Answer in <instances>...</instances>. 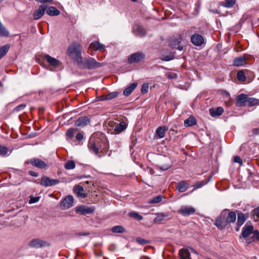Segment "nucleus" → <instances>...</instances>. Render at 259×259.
Returning a JSON list of instances; mask_svg holds the SVG:
<instances>
[{
    "instance_id": "nucleus-1",
    "label": "nucleus",
    "mask_w": 259,
    "mask_h": 259,
    "mask_svg": "<svg viewBox=\"0 0 259 259\" xmlns=\"http://www.w3.org/2000/svg\"><path fill=\"white\" fill-rule=\"evenodd\" d=\"M68 56L74 60L77 64L81 66L82 63L81 47L79 43L74 42L69 46L67 50Z\"/></svg>"
},
{
    "instance_id": "nucleus-2",
    "label": "nucleus",
    "mask_w": 259,
    "mask_h": 259,
    "mask_svg": "<svg viewBox=\"0 0 259 259\" xmlns=\"http://www.w3.org/2000/svg\"><path fill=\"white\" fill-rule=\"evenodd\" d=\"M102 144L101 139L93 135L89 140L88 147L92 153L97 155L99 153V150L102 148Z\"/></svg>"
},
{
    "instance_id": "nucleus-3",
    "label": "nucleus",
    "mask_w": 259,
    "mask_h": 259,
    "mask_svg": "<svg viewBox=\"0 0 259 259\" xmlns=\"http://www.w3.org/2000/svg\"><path fill=\"white\" fill-rule=\"evenodd\" d=\"M171 166L170 159L165 156L158 155L157 158L156 166L160 170H166Z\"/></svg>"
},
{
    "instance_id": "nucleus-4",
    "label": "nucleus",
    "mask_w": 259,
    "mask_h": 259,
    "mask_svg": "<svg viewBox=\"0 0 259 259\" xmlns=\"http://www.w3.org/2000/svg\"><path fill=\"white\" fill-rule=\"evenodd\" d=\"M228 211V209L224 210L222 211L220 216L216 219L215 225L218 229L222 230L225 228L228 224L226 218Z\"/></svg>"
},
{
    "instance_id": "nucleus-5",
    "label": "nucleus",
    "mask_w": 259,
    "mask_h": 259,
    "mask_svg": "<svg viewBox=\"0 0 259 259\" xmlns=\"http://www.w3.org/2000/svg\"><path fill=\"white\" fill-rule=\"evenodd\" d=\"M83 68L89 69H94L102 66V64L97 62L93 58H85L81 65Z\"/></svg>"
},
{
    "instance_id": "nucleus-6",
    "label": "nucleus",
    "mask_w": 259,
    "mask_h": 259,
    "mask_svg": "<svg viewBox=\"0 0 259 259\" xmlns=\"http://www.w3.org/2000/svg\"><path fill=\"white\" fill-rule=\"evenodd\" d=\"M25 163L30 164L32 166L39 169H47L49 166L48 164L46 162L37 158L29 159L25 161Z\"/></svg>"
},
{
    "instance_id": "nucleus-7",
    "label": "nucleus",
    "mask_w": 259,
    "mask_h": 259,
    "mask_svg": "<svg viewBox=\"0 0 259 259\" xmlns=\"http://www.w3.org/2000/svg\"><path fill=\"white\" fill-rule=\"evenodd\" d=\"M28 245L31 248H38L48 246L49 244L40 239L34 238L28 242Z\"/></svg>"
},
{
    "instance_id": "nucleus-8",
    "label": "nucleus",
    "mask_w": 259,
    "mask_h": 259,
    "mask_svg": "<svg viewBox=\"0 0 259 259\" xmlns=\"http://www.w3.org/2000/svg\"><path fill=\"white\" fill-rule=\"evenodd\" d=\"M60 181L57 179H53L46 176L41 177L40 184L44 187H51L58 184Z\"/></svg>"
},
{
    "instance_id": "nucleus-9",
    "label": "nucleus",
    "mask_w": 259,
    "mask_h": 259,
    "mask_svg": "<svg viewBox=\"0 0 259 259\" xmlns=\"http://www.w3.org/2000/svg\"><path fill=\"white\" fill-rule=\"evenodd\" d=\"M75 211L81 215H87L93 213L94 211V208L93 207L80 205L76 207Z\"/></svg>"
},
{
    "instance_id": "nucleus-10",
    "label": "nucleus",
    "mask_w": 259,
    "mask_h": 259,
    "mask_svg": "<svg viewBox=\"0 0 259 259\" xmlns=\"http://www.w3.org/2000/svg\"><path fill=\"white\" fill-rule=\"evenodd\" d=\"M145 58V55L142 52L132 54L128 58V61L130 64L139 62Z\"/></svg>"
},
{
    "instance_id": "nucleus-11",
    "label": "nucleus",
    "mask_w": 259,
    "mask_h": 259,
    "mask_svg": "<svg viewBox=\"0 0 259 259\" xmlns=\"http://www.w3.org/2000/svg\"><path fill=\"white\" fill-rule=\"evenodd\" d=\"M91 119L88 116H81L75 122V125L80 128H83L90 124Z\"/></svg>"
},
{
    "instance_id": "nucleus-12",
    "label": "nucleus",
    "mask_w": 259,
    "mask_h": 259,
    "mask_svg": "<svg viewBox=\"0 0 259 259\" xmlns=\"http://www.w3.org/2000/svg\"><path fill=\"white\" fill-rule=\"evenodd\" d=\"M191 42L196 46H201L204 42L203 37L198 33H195L191 37Z\"/></svg>"
},
{
    "instance_id": "nucleus-13",
    "label": "nucleus",
    "mask_w": 259,
    "mask_h": 259,
    "mask_svg": "<svg viewBox=\"0 0 259 259\" xmlns=\"http://www.w3.org/2000/svg\"><path fill=\"white\" fill-rule=\"evenodd\" d=\"M46 10V5L45 4L40 5L38 8L36 9L33 14V17L34 20L40 19L45 13Z\"/></svg>"
},
{
    "instance_id": "nucleus-14",
    "label": "nucleus",
    "mask_w": 259,
    "mask_h": 259,
    "mask_svg": "<svg viewBox=\"0 0 259 259\" xmlns=\"http://www.w3.org/2000/svg\"><path fill=\"white\" fill-rule=\"evenodd\" d=\"M73 203V197L71 195H68L62 201L60 207L63 209H67L72 206Z\"/></svg>"
},
{
    "instance_id": "nucleus-15",
    "label": "nucleus",
    "mask_w": 259,
    "mask_h": 259,
    "mask_svg": "<svg viewBox=\"0 0 259 259\" xmlns=\"http://www.w3.org/2000/svg\"><path fill=\"white\" fill-rule=\"evenodd\" d=\"M195 211V210L193 207L185 206L179 209L178 212L184 216H189L193 214Z\"/></svg>"
},
{
    "instance_id": "nucleus-16",
    "label": "nucleus",
    "mask_w": 259,
    "mask_h": 259,
    "mask_svg": "<svg viewBox=\"0 0 259 259\" xmlns=\"http://www.w3.org/2000/svg\"><path fill=\"white\" fill-rule=\"evenodd\" d=\"M247 97L248 96L244 94H241L238 95L236 98V105L237 107L246 106Z\"/></svg>"
},
{
    "instance_id": "nucleus-17",
    "label": "nucleus",
    "mask_w": 259,
    "mask_h": 259,
    "mask_svg": "<svg viewBox=\"0 0 259 259\" xmlns=\"http://www.w3.org/2000/svg\"><path fill=\"white\" fill-rule=\"evenodd\" d=\"M248 217V213L243 214L242 213H239L238 214L237 225V227L236 230L237 231L239 230V228L245 222L246 219Z\"/></svg>"
},
{
    "instance_id": "nucleus-18",
    "label": "nucleus",
    "mask_w": 259,
    "mask_h": 259,
    "mask_svg": "<svg viewBox=\"0 0 259 259\" xmlns=\"http://www.w3.org/2000/svg\"><path fill=\"white\" fill-rule=\"evenodd\" d=\"M253 231V227L251 225H247L246 224L242 229V236L244 238H247L249 237L251 233Z\"/></svg>"
},
{
    "instance_id": "nucleus-19",
    "label": "nucleus",
    "mask_w": 259,
    "mask_h": 259,
    "mask_svg": "<svg viewBox=\"0 0 259 259\" xmlns=\"http://www.w3.org/2000/svg\"><path fill=\"white\" fill-rule=\"evenodd\" d=\"M133 32L137 36L143 37L146 34V31L144 28L139 25H136L134 26Z\"/></svg>"
},
{
    "instance_id": "nucleus-20",
    "label": "nucleus",
    "mask_w": 259,
    "mask_h": 259,
    "mask_svg": "<svg viewBox=\"0 0 259 259\" xmlns=\"http://www.w3.org/2000/svg\"><path fill=\"white\" fill-rule=\"evenodd\" d=\"M189 188V184L186 181H181L177 183V189L180 192H184Z\"/></svg>"
},
{
    "instance_id": "nucleus-21",
    "label": "nucleus",
    "mask_w": 259,
    "mask_h": 259,
    "mask_svg": "<svg viewBox=\"0 0 259 259\" xmlns=\"http://www.w3.org/2000/svg\"><path fill=\"white\" fill-rule=\"evenodd\" d=\"M44 58L47 60V61L51 65L54 67H57L60 65L59 60L57 59L52 57L48 54H46L44 56Z\"/></svg>"
},
{
    "instance_id": "nucleus-22",
    "label": "nucleus",
    "mask_w": 259,
    "mask_h": 259,
    "mask_svg": "<svg viewBox=\"0 0 259 259\" xmlns=\"http://www.w3.org/2000/svg\"><path fill=\"white\" fill-rule=\"evenodd\" d=\"M224 112V109L222 107H219L216 108H210L209 113L212 117H217L222 115Z\"/></svg>"
},
{
    "instance_id": "nucleus-23",
    "label": "nucleus",
    "mask_w": 259,
    "mask_h": 259,
    "mask_svg": "<svg viewBox=\"0 0 259 259\" xmlns=\"http://www.w3.org/2000/svg\"><path fill=\"white\" fill-rule=\"evenodd\" d=\"M127 127V124L124 122H120L119 124H117V125L114 128V133L116 134H118L124 131Z\"/></svg>"
},
{
    "instance_id": "nucleus-24",
    "label": "nucleus",
    "mask_w": 259,
    "mask_h": 259,
    "mask_svg": "<svg viewBox=\"0 0 259 259\" xmlns=\"http://www.w3.org/2000/svg\"><path fill=\"white\" fill-rule=\"evenodd\" d=\"M167 131V128L165 126L158 127L156 131V136L157 138L161 139L164 137L165 133Z\"/></svg>"
},
{
    "instance_id": "nucleus-25",
    "label": "nucleus",
    "mask_w": 259,
    "mask_h": 259,
    "mask_svg": "<svg viewBox=\"0 0 259 259\" xmlns=\"http://www.w3.org/2000/svg\"><path fill=\"white\" fill-rule=\"evenodd\" d=\"M46 13L50 16H58L60 14V11L54 7H49L47 8L46 6Z\"/></svg>"
},
{
    "instance_id": "nucleus-26",
    "label": "nucleus",
    "mask_w": 259,
    "mask_h": 259,
    "mask_svg": "<svg viewBox=\"0 0 259 259\" xmlns=\"http://www.w3.org/2000/svg\"><path fill=\"white\" fill-rule=\"evenodd\" d=\"M179 255L181 259H191L190 253L187 248L180 249L179 251Z\"/></svg>"
},
{
    "instance_id": "nucleus-27",
    "label": "nucleus",
    "mask_w": 259,
    "mask_h": 259,
    "mask_svg": "<svg viewBox=\"0 0 259 259\" xmlns=\"http://www.w3.org/2000/svg\"><path fill=\"white\" fill-rule=\"evenodd\" d=\"M138 83L134 82L132 83L129 87L126 88L123 91V95L125 96H128L136 88Z\"/></svg>"
},
{
    "instance_id": "nucleus-28",
    "label": "nucleus",
    "mask_w": 259,
    "mask_h": 259,
    "mask_svg": "<svg viewBox=\"0 0 259 259\" xmlns=\"http://www.w3.org/2000/svg\"><path fill=\"white\" fill-rule=\"evenodd\" d=\"M90 48L94 50L98 51L104 49L105 46L99 41H95L90 44Z\"/></svg>"
},
{
    "instance_id": "nucleus-29",
    "label": "nucleus",
    "mask_w": 259,
    "mask_h": 259,
    "mask_svg": "<svg viewBox=\"0 0 259 259\" xmlns=\"http://www.w3.org/2000/svg\"><path fill=\"white\" fill-rule=\"evenodd\" d=\"M74 191L78 197L85 198L87 196V194L83 192V188L81 186H77L75 188Z\"/></svg>"
},
{
    "instance_id": "nucleus-30",
    "label": "nucleus",
    "mask_w": 259,
    "mask_h": 259,
    "mask_svg": "<svg viewBox=\"0 0 259 259\" xmlns=\"http://www.w3.org/2000/svg\"><path fill=\"white\" fill-rule=\"evenodd\" d=\"M250 238L248 239V243L251 242H255L259 240V231L258 230L253 231L252 233L250 235Z\"/></svg>"
},
{
    "instance_id": "nucleus-31",
    "label": "nucleus",
    "mask_w": 259,
    "mask_h": 259,
    "mask_svg": "<svg viewBox=\"0 0 259 259\" xmlns=\"http://www.w3.org/2000/svg\"><path fill=\"white\" fill-rule=\"evenodd\" d=\"M195 124H196V120L193 116H190L184 121V125L186 127L193 126Z\"/></svg>"
},
{
    "instance_id": "nucleus-32",
    "label": "nucleus",
    "mask_w": 259,
    "mask_h": 259,
    "mask_svg": "<svg viewBox=\"0 0 259 259\" xmlns=\"http://www.w3.org/2000/svg\"><path fill=\"white\" fill-rule=\"evenodd\" d=\"M245 64V60L243 57H239L234 59L233 65L236 66H241Z\"/></svg>"
},
{
    "instance_id": "nucleus-33",
    "label": "nucleus",
    "mask_w": 259,
    "mask_h": 259,
    "mask_svg": "<svg viewBox=\"0 0 259 259\" xmlns=\"http://www.w3.org/2000/svg\"><path fill=\"white\" fill-rule=\"evenodd\" d=\"M10 48L9 44H7L0 47V59L6 55Z\"/></svg>"
},
{
    "instance_id": "nucleus-34",
    "label": "nucleus",
    "mask_w": 259,
    "mask_h": 259,
    "mask_svg": "<svg viewBox=\"0 0 259 259\" xmlns=\"http://www.w3.org/2000/svg\"><path fill=\"white\" fill-rule=\"evenodd\" d=\"M226 218L228 224L235 222L236 219V213L234 211L230 212L228 215L226 216Z\"/></svg>"
},
{
    "instance_id": "nucleus-35",
    "label": "nucleus",
    "mask_w": 259,
    "mask_h": 259,
    "mask_svg": "<svg viewBox=\"0 0 259 259\" xmlns=\"http://www.w3.org/2000/svg\"><path fill=\"white\" fill-rule=\"evenodd\" d=\"M181 40L182 38L181 37L171 39L169 42V46L171 48H175L177 46L180 44Z\"/></svg>"
},
{
    "instance_id": "nucleus-36",
    "label": "nucleus",
    "mask_w": 259,
    "mask_h": 259,
    "mask_svg": "<svg viewBox=\"0 0 259 259\" xmlns=\"http://www.w3.org/2000/svg\"><path fill=\"white\" fill-rule=\"evenodd\" d=\"M9 35V32L7 30L0 21V36L7 37Z\"/></svg>"
},
{
    "instance_id": "nucleus-37",
    "label": "nucleus",
    "mask_w": 259,
    "mask_h": 259,
    "mask_svg": "<svg viewBox=\"0 0 259 259\" xmlns=\"http://www.w3.org/2000/svg\"><path fill=\"white\" fill-rule=\"evenodd\" d=\"M259 103V100L254 98H248L247 99L246 105L249 106H253Z\"/></svg>"
},
{
    "instance_id": "nucleus-38",
    "label": "nucleus",
    "mask_w": 259,
    "mask_h": 259,
    "mask_svg": "<svg viewBox=\"0 0 259 259\" xmlns=\"http://www.w3.org/2000/svg\"><path fill=\"white\" fill-rule=\"evenodd\" d=\"M235 3V0H225L221 2L222 6L226 8L232 7Z\"/></svg>"
},
{
    "instance_id": "nucleus-39",
    "label": "nucleus",
    "mask_w": 259,
    "mask_h": 259,
    "mask_svg": "<svg viewBox=\"0 0 259 259\" xmlns=\"http://www.w3.org/2000/svg\"><path fill=\"white\" fill-rule=\"evenodd\" d=\"M129 217L137 221H141L143 219V217L142 215L135 211L130 212Z\"/></svg>"
},
{
    "instance_id": "nucleus-40",
    "label": "nucleus",
    "mask_w": 259,
    "mask_h": 259,
    "mask_svg": "<svg viewBox=\"0 0 259 259\" xmlns=\"http://www.w3.org/2000/svg\"><path fill=\"white\" fill-rule=\"evenodd\" d=\"M75 167V163L73 160L68 161L64 165L65 169L70 170L74 169Z\"/></svg>"
},
{
    "instance_id": "nucleus-41",
    "label": "nucleus",
    "mask_w": 259,
    "mask_h": 259,
    "mask_svg": "<svg viewBox=\"0 0 259 259\" xmlns=\"http://www.w3.org/2000/svg\"><path fill=\"white\" fill-rule=\"evenodd\" d=\"M111 230L114 233H121L124 232V229L121 226H115L112 228Z\"/></svg>"
},
{
    "instance_id": "nucleus-42",
    "label": "nucleus",
    "mask_w": 259,
    "mask_h": 259,
    "mask_svg": "<svg viewBox=\"0 0 259 259\" xmlns=\"http://www.w3.org/2000/svg\"><path fill=\"white\" fill-rule=\"evenodd\" d=\"M251 213L254 217V221H258L259 220V206L253 209Z\"/></svg>"
},
{
    "instance_id": "nucleus-43",
    "label": "nucleus",
    "mask_w": 259,
    "mask_h": 259,
    "mask_svg": "<svg viewBox=\"0 0 259 259\" xmlns=\"http://www.w3.org/2000/svg\"><path fill=\"white\" fill-rule=\"evenodd\" d=\"M237 79L241 81H244L246 80V76L244 72L242 70L239 71L237 73Z\"/></svg>"
},
{
    "instance_id": "nucleus-44",
    "label": "nucleus",
    "mask_w": 259,
    "mask_h": 259,
    "mask_svg": "<svg viewBox=\"0 0 259 259\" xmlns=\"http://www.w3.org/2000/svg\"><path fill=\"white\" fill-rule=\"evenodd\" d=\"M26 107V105L25 104H21L14 108L13 110V112L15 113L20 112L24 110Z\"/></svg>"
},
{
    "instance_id": "nucleus-45",
    "label": "nucleus",
    "mask_w": 259,
    "mask_h": 259,
    "mask_svg": "<svg viewBox=\"0 0 259 259\" xmlns=\"http://www.w3.org/2000/svg\"><path fill=\"white\" fill-rule=\"evenodd\" d=\"M162 197L160 195H158L153 197L149 200L150 203H157L162 200Z\"/></svg>"
},
{
    "instance_id": "nucleus-46",
    "label": "nucleus",
    "mask_w": 259,
    "mask_h": 259,
    "mask_svg": "<svg viewBox=\"0 0 259 259\" xmlns=\"http://www.w3.org/2000/svg\"><path fill=\"white\" fill-rule=\"evenodd\" d=\"M118 95V92H111L110 93H109L107 95H106V98L105 99H106L107 100H112L115 98H116Z\"/></svg>"
},
{
    "instance_id": "nucleus-47",
    "label": "nucleus",
    "mask_w": 259,
    "mask_h": 259,
    "mask_svg": "<svg viewBox=\"0 0 259 259\" xmlns=\"http://www.w3.org/2000/svg\"><path fill=\"white\" fill-rule=\"evenodd\" d=\"M136 241L137 243L141 245H145L150 243L149 240L140 237L137 238L136 239Z\"/></svg>"
},
{
    "instance_id": "nucleus-48",
    "label": "nucleus",
    "mask_w": 259,
    "mask_h": 259,
    "mask_svg": "<svg viewBox=\"0 0 259 259\" xmlns=\"http://www.w3.org/2000/svg\"><path fill=\"white\" fill-rule=\"evenodd\" d=\"M76 131H77V129L69 128L67 131L66 135L68 138L71 139L73 137L74 132H75Z\"/></svg>"
},
{
    "instance_id": "nucleus-49",
    "label": "nucleus",
    "mask_w": 259,
    "mask_h": 259,
    "mask_svg": "<svg viewBox=\"0 0 259 259\" xmlns=\"http://www.w3.org/2000/svg\"><path fill=\"white\" fill-rule=\"evenodd\" d=\"M149 89V84L147 83H145L142 85L141 88V93L143 94H145L148 92Z\"/></svg>"
},
{
    "instance_id": "nucleus-50",
    "label": "nucleus",
    "mask_w": 259,
    "mask_h": 259,
    "mask_svg": "<svg viewBox=\"0 0 259 259\" xmlns=\"http://www.w3.org/2000/svg\"><path fill=\"white\" fill-rule=\"evenodd\" d=\"M167 215L164 213H160L157 215V216L155 219V221L157 222H161L163 220V219L166 217Z\"/></svg>"
},
{
    "instance_id": "nucleus-51",
    "label": "nucleus",
    "mask_w": 259,
    "mask_h": 259,
    "mask_svg": "<svg viewBox=\"0 0 259 259\" xmlns=\"http://www.w3.org/2000/svg\"><path fill=\"white\" fill-rule=\"evenodd\" d=\"M174 59V55L170 54L168 55L165 56L162 58L161 59L164 61H169Z\"/></svg>"
},
{
    "instance_id": "nucleus-52",
    "label": "nucleus",
    "mask_w": 259,
    "mask_h": 259,
    "mask_svg": "<svg viewBox=\"0 0 259 259\" xmlns=\"http://www.w3.org/2000/svg\"><path fill=\"white\" fill-rule=\"evenodd\" d=\"M8 151V149L4 146H0V154L5 155Z\"/></svg>"
},
{
    "instance_id": "nucleus-53",
    "label": "nucleus",
    "mask_w": 259,
    "mask_h": 259,
    "mask_svg": "<svg viewBox=\"0 0 259 259\" xmlns=\"http://www.w3.org/2000/svg\"><path fill=\"white\" fill-rule=\"evenodd\" d=\"M39 199V197H31L29 200V203H34L37 202Z\"/></svg>"
},
{
    "instance_id": "nucleus-54",
    "label": "nucleus",
    "mask_w": 259,
    "mask_h": 259,
    "mask_svg": "<svg viewBox=\"0 0 259 259\" xmlns=\"http://www.w3.org/2000/svg\"><path fill=\"white\" fill-rule=\"evenodd\" d=\"M234 161L236 163H239L240 165L242 164V161L241 159L238 156H235L234 157Z\"/></svg>"
},
{
    "instance_id": "nucleus-55",
    "label": "nucleus",
    "mask_w": 259,
    "mask_h": 259,
    "mask_svg": "<svg viewBox=\"0 0 259 259\" xmlns=\"http://www.w3.org/2000/svg\"><path fill=\"white\" fill-rule=\"evenodd\" d=\"M252 133L253 136H259V128H254L252 130Z\"/></svg>"
},
{
    "instance_id": "nucleus-56",
    "label": "nucleus",
    "mask_w": 259,
    "mask_h": 259,
    "mask_svg": "<svg viewBox=\"0 0 259 259\" xmlns=\"http://www.w3.org/2000/svg\"><path fill=\"white\" fill-rule=\"evenodd\" d=\"M83 134H82L81 133L77 134V135L76 136V139L78 141H81L83 139Z\"/></svg>"
},
{
    "instance_id": "nucleus-57",
    "label": "nucleus",
    "mask_w": 259,
    "mask_h": 259,
    "mask_svg": "<svg viewBox=\"0 0 259 259\" xmlns=\"http://www.w3.org/2000/svg\"><path fill=\"white\" fill-rule=\"evenodd\" d=\"M29 174L33 177H37L38 176V174L33 171H29Z\"/></svg>"
},
{
    "instance_id": "nucleus-58",
    "label": "nucleus",
    "mask_w": 259,
    "mask_h": 259,
    "mask_svg": "<svg viewBox=\"0 0 259 259\" xmlns=\"http://www.w3.org/2000/svg\"><path fill=\"white\" fill-rule=\"evenodd\" d=\"M37 1L41 3H52L53 0H37Z\"/></svg>"
},
{
    "instance_id": "nucleus-59",
    "label": "nucleus",
    "mask_w": 259,
    "mask_h": 259,
    "mask_svg": "<svg viewBox=\"0 0 259 259\" xmlns=\"http://www.w3.org/2000/svg\"><path fill=\"white\" fill-rule=\"evenodd\" d=\"M105 98H106V95H102L99 97V100H100V101L107 100L106 99H105Z\"/></svg>"
},
{
    "instance_id": "nucleus-60",
    "label": "nucleus",
    "mask_w": 259,
    "mask_h": 259,
    "mask_svg": "<svg viewBox=\"0 0 259 259\" xmlns=\"http://www.w3.org/2000/svg\"><path fill=\"white\" fill-rule=\"evenodd\" d=\"M177 49L179 51H182L183 50V47L181 46H178Z\"/></svg>"
},
{
    "instance_id": "nucleus-61",
    "label": "nucleus",
    "mask_w": 259,
    "mask_h": 259,
    "mask_svg": "<svg viewBox=\"0 0 259 259\" xmlns=\"http://www.w3.org/2000/svg\"><path fill=\"white\" fill-rule=\"evenodd\" d=\"M190 249L191 250L192 252H193L194 253H195V254L197 253V251L196 250H195L194 249L190 248Z\"/></svg>"
},
{
    "instance_id": "nucleus-62",
    "label": "nucleus",
    "mask_w": 259,
    "mask_h": 259,
    "mask_svg": "<svg viewBox=\"0 0 259 259\" xmlns=\"http://www.w3.org/2000/svg\"><path fill=\"white\" fill-rule=\"evenodd\" d=\"M4 1V0H0V2H2V1Z\"/></svg>"
}]
</instances>
